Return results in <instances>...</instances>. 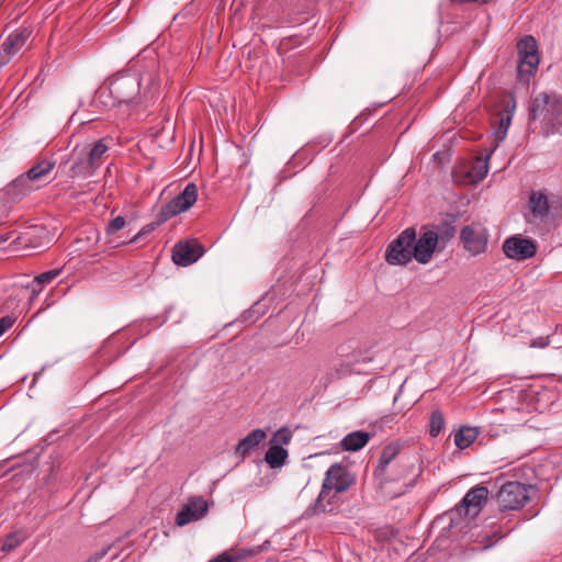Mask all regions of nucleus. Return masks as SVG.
Listing matches in <instances>:
<instances>
[{"label": "nucleus", "mask_w": 562, "mask_h": 562, "mask_svg": "<svg viewBox=\"0 0 562 562\" xmlns=\"http://www.w3.org/2000/svg\"><path fill=\"white\" fill-rule=\"evenodd\" d=\"M397 456L398 446L394 443L385 446L381 451L374 475L385 488L386 484L398 479L393 470L397 461H404L405 459H398Z\"/></svg>", "instance_id": "nucleus-9"}, {"label": "nucleus", "mask_w": 562, "mask_h": 562, "mask_svg": "<svg viewBox=\"0 0 562 562\" xmlns=\"http://www.w3.org/2000/svg\"><path fill=\"white\" fill-rule=\"evenodd\" d=\"M494 0H477V2L482 3V4H486V3H490V2H493Z\"/></svg>", "instance_id": "nucleus-40"}, {"label": "nucleus", "mask_w": 562, "mask_h": 562, "mask_svg": "<svg viewBox=\"0 0 562 562\" xmlns=\"http://www.w3.org/2000/svg\"><path fill=\"white\" fill-rule=\"evenodd\" d=\"M270 544L269 541H265L261 546H255L250 548H241V549H232L228 550L232 562H240L247 559H250L259 553H261Z\"/></svg>", "instance_id": "nucleus-24"}, {"label": "nucleus", "mask_w": 562, "mask_h": 562, "mask_svg": "<svg viewBox=\"0 0 562 562\" xmlns=\"http://www.w3.org/2000/svg\"><path fill=\"white\" fill-rule=\"evenodd\" d=\"M412 468L413 467L407 459L404 461H397L393 471L398 476V479L394 482L405 480L407 476H409L412 474Z\"/></svg>", "instance_id": "nucleus-31"}, {"label": "nucleus", "mask_w": 562, "mask_h": 562, "mask_svg": "<svg viewBox=\"0 0 562 562\" xmlns=\"http://www.w3.org/2000/svg\"><path fill=\"white\" fill-rule=\"evenodd\" d=\"M31 33L32 32L29 27L22 26L14 30L5 37L1 44L2 52L5 55V60H3L2 64H7L10 58L25 45Z\"/></svg>", "instance_id": "nucleus-16"}, {"label": "nucleus", "mask_w": 562, "mask_h": 562, "mask_svg": "<svg viewBox=\"0 0 562 562\" xmlns=\"http://www.w3.org/2000/svg\"><path fill=\"white\" fill-rule=\"evenodd\" d=\"M292 436L293 434L288 427H281L273 434L271 442L272 445L278 446L289 445L291 442Z\"/></svg>", "instance_id": "nucleus-30"}, {"label": "nucleus", "mask_w": 562, "mask_h": 562, "mask_svg": "<svg viewBox=\"0 0 562 562\" xmlns=\"http://www.w3.org/2000/svg\"><path fill=\"white\" fill-rule=\"evenodd\" d=\"M60 273V270L59 269H54V270H49V271H46L44 273H41L40 276H37L33 282H32V291L35 293V292H41L42 291V288L44 284L46 283H50L55 278H57Z\"/></svg>", "instance_id": "nucleus-29"}, {"label": "nucleus", "mask_w": 562, "mask_h": 562, "mask_svg": "<svg viewBox=\"0 0 562 562\" xmlns=\"http://www.w3.org/2000/svg\"><path fill=\"white\" fill-rule=\"evenodd\" d=\"M198 199V187L195 183L190 182L186 186L183 191L162 206L159 213V220L161 222L176 216L182 212L188 211Z\"/></svg>", "instance_id": "nucleus-8"}, {"label": "nucleus", "mask_w": 562, "mask_h": 562, "mask_svg": "<svg viewBox=\"0 0 562 562\" xmlns=\"http://www.w3.org/2000/svg\"><path fill=\"white\" fill-rule=\"evenodd\" d=\"M529 123L539 121L546 136L562 134V95L540 92L533 97L529 108Z\"/></svg>", "instance_id": "nucleus-1"}, {"label": "nucleus", "mask_w": 562, "mask_h": 562, "mask_svg": "<svg viewBox=\"0 0 562 562\" xmlns=\"http://www.w3.org/2000/svg\"><path fill=\"white\" fill-rule=\"evenodd\" d=\"M204 254L203 246L198 240L179 241L172 250L176 265L187 267L194 263Z\"/></svg>", "instance_id": "nucleus-13"}, {"label": "nucleus", "mask_w": 562, "mask_h": 562, "mask_svg": "<svg viewBox=\"0 0 562 562\" xmlns=\"http://www.w3.org/2000/svg\"><path fill=\"white\" fill-rule=\"evenodd\" d=\"M438 241L437 232L422 227L419 236L415 233L413 241L414 259L422 265L428 263L432 259Z\"/></svg>", "instance_id": "nucleus-10"}, {"label": "nucleus", "mask_w": 562, "mask_h": 562, "mask_svg": "<svg viewBox=\"0 0 562 562\" xmlns=\"http://www.w3.org/2000/svg\"><path fill=\"white\" fill-rule=\"evenodd\" d=\"M55 168V162L50 160L43 159L36 162L33 167H31L25 175L29 179L34 181L43 180L47 175H49Z\"/></svg>", "instance_id": "nucleus-23"}, {"label": "nucleus", "mask_w": 562, "mask_h": 562, "mask_svg": "<svg viewBox=\"0 0 562 562\" xmlns=\"http://www.w3.org/2000/svg\"><path fill=\"white\" fill-rule=\"evenodd\" d=\"M502 249L507 258L521 261L533 257L537 246L531 239L512 236L504 240Z\"/></svg>", "instance_id": "nucleus-11"}, {"label": "nucleus", "mask_w": 562, "mask_h": 562, "mask_svg": "<svg viewBox=\"0 0 562 562\" xmlns=\"http://www.w3.org/2000/svg\"><path fill=\"white\" fill-rule=\"evenodd\" d=\"M140 81L142 79L138 74L122 71L116 74L106 87H101L98 91V95L102 98L104 94L109 93L113 99L112 104L130 103L139 94Z\"/></svg>", "instance_id": "nucleus-3"}, {"label": "nucleus", "mask_w": 562, "mask_h": 562, "mask_svg": "<svg viewBox=\"0 0 562 562\" xmlns=\"http://www.w3.org/2000/svg\"><path fill=\"white\" fill-rule=\"evenodd\" d=\"M488 231L481 223H472L461 228L460 240L472 257L484 254L488 245Z\"/></svg>", "instance_id": "nucleus-7"}, {"label": "nucleus", "mask_w": 562, "mask_h": 562, "mask_svg": "<svg viewBox=\"0 0 562 562\" xmlns=\"http://www.w3.org/2000/svg\"><path fill=\"white\" fill-rule=\"evenodd\" d=\"M35 190L32 181L23 173L2 189L3 199L9 203H16Z\"/></svg>", "instance_id": "nucleus-15"}, {"label": "nucleus", "mask_w": 562, "mask_h": 562, "mask_svg": "<svg viewBox=\"0 0 562 562\" xmlns=\"http://www.w3.org/2000/svg\"><path fill=\"white\" fill-rule=\"evenodd\" d=\"M209 562H232L231 555L228 551H224L223 553L218 554L214 559L210 560Z\"/></svg>", "instance_id": "nucleus-36"}, {"label": "nucleus", "mask_w": 562, "mask_h": 562, "mask_svg": "<svg viewBox=\"0 0 562 562\" xmlns=\"http://www.w3.org/2000/svg\"><path fill=\"white\" fill-rule=\"evenodd\" d=\"M446 426L443 414L440 409H435L429 418V435L437 437Z\"/></svg>", "instance_id": "nucleus-28"}, {"label": "nucleus", "mask_w": 562, "mask_h": 562, "mask_svg": "<svg viewBox=\"0 0 562 562\" xmlns=\"http://www.w3.org/2000/svg\"><path fill=\"white\" fill-rule=\"evenodd\" d=\"M209 510L207 502L201 497L195 496L189 498L183 507L176 515V525L183 527L192 521L203 518Z\"/></svg>", "instance_id": "nucleus-12"}, {"label": "nucleus", "mask_w": 562, "mask_h": 562, "mask_svg": "<svg viewBox=\"0 0 562 562\" xmlns=\"http://www.w3.org/2000/svg\"><path fill=\"white\" fill-rule=\"evenodd\" d=\"M479 436V430L474 427L470 426H462L456 434H454V445L463 450L470 447L475 439Z\"/></svg>", "instance_id": "nucleus-21"}, {"label": "nucleus", "mask_w": 562, "mask_h": 562, "mask_svg": "<svg viewBox=\"0 0 562 562\" xmlns=\"http://www.w3.org/2000/svg\"><path fill=\"white\" fill-rule=\"evenodd\" d=\"M72 164L69 168V176L71 178L76 177H90L94 173L97 168L89 160L87 154L85 153V148L76 147L72 151Z\"/></svg>", "instance_id": "nucleus-17"}, {"label": "nucleus", "mask_w": 562, "mask_h": 562, "mask_svg": "<svg viewBox=\"0 0 562 562\" xmlns=\"http://www.w3.org/2000/svg\"><path fill=\"white\" fill-rule=\"evenodd\" d=\"M488 156L485 158H477L471 169L468 171V177L472 182L482 181L488 172Z\"/></svg>", "instance_id": "nucleus-26"}, {"label": "nucleus", "mask_w": 562, "mask_h": 562, "mask_svg": "<svg viewBox=\"0 0 562 562\" xmlns=\"http://www.w3.org/2000/svg\"><path fill=\"white\" fill-rule=\"evenodd\" d=\"M531 485H526L518 481H507L503 483L496 494V501L501 510H517L525 506L529 501L528 490Z\"/></svg>", "instance_id": "nucleus-5"}, {"label": "nucleus", "mask_w": 562, "mask_h": 562, "mask_svg": "<svg viewBox=\"0 0 562 562\" xmlns=\"http://www.w3.org/2000/svg\"><path fill=\"white\" fill-rule=\"evenodd\" d=\"M337 494H338V493H335V491H333V492L330 493V495H329V496H327V498L324 501V505H327V508H328V509H329V508H330L331 510L334 509L333 505H334V501H335V498H336Z\"/></svg>", "instance_id": "nucleus-38"}, {"label": "nucleus", "mask_w": 562, "mask_h": 562, "mask_svg": "<svg viewBox=\"0 0 562 562\" xmlns=\"http://www.w3.org/2000/svg\"><path fill=\"white\" fill-rule=\"evenodd\" d=\"M415 228L407 227L386 247L385 260L390 265L405 266L414 259Z\"/></svg>", "instance_id": "nucleus-4"}, {"label": "nucleus", "mask_w": 562, "mask_h": 562, "mask_svg": "<svg viewBox=\"0 0 562 562\" xmlns=\"http://www.w3.org/2000/svg\"><path fill=\"white\" fill-rule=\"evenodd\" d=\"M125 218L121 215L112 218L106 227H105V233L108 235H113L115 234L116 232L121 231L124 226H125Z\"/></svg>", "instance_id": "nucleus-33"}, {"label": "nucleus", "mask_w": 562, "mask_h": 562, "mask_svg": "<svg viewBox=\"0 0 562 562\" xmlns=\"http://www.w3.org/2000/svg\"><path fill=\"white\" fill-rule=\"evenodd\" d=\"M89 160L94 165V168L101 166V158L108 151L109 147L104 143V139H100L92 145V147H83Z\"/></svg>", "instance_id": "nucleus-25"}, {"label": "nucleus", "mask_w": 562, "mask_h": 562, "mask_svg": "<svg viewBox=\"0 0 562 562\" xmlns=\"http://www.w3.org/2000/svg\"><path fill=\"white\" fill-rule=\"evenodd\" d=\"M370 438L371 435L369 432L356 430L344 437L340 441V447L345 451H358L368 443Z\"/></svg>", "instance_id": "nucleus-20"}, {"label": "nucleus", "mask_w": 562, "mask_h": 562, "mask_svg": "<svg viewBox=\"0 0 562 562\" xmlns=\"http://www.w3.org/2000/svg\"><path fill=\"white\" fill-rule=\"evenodd\" d=\"M353 483L355 479L346 465L340 463L330 465L326 471L319 495L310 506L308 510L314 515L331 512L330 508H327V505H324V501L327 498V496H329L333 491H335V493H342L347 491Z\"/></svg>", "instance_id": "nucleus-2"}, {"label": "nucleus", "mask_w": 562, "mask_h": 562, "mask_svg": "<svg viewBox=\"0 0 562 562\" xmlns=\"http://www.w3.org/2000/svg\"><path fill=\"white\" fill-rule=\"evenodd\" d=\"M519 55L517 74L520 81L528 82L539 65L538 45L532 36H525L517 43Z\"/></svg>", "instance_id": "nucleus-6"}, {"label": "nucleus", "mask_w": 562, "mask_h": 562, "mask_svg": "<svg viewBox=\"0 0 562 562\" xmlns=\"http://www.w3.org/2000/svg\"><path fill=\"white\" fill-rule=\"evenodd\" d=\"M454 234H456V227L451 226V225H448L441 232V238L446 239V240H449L450 238H452L454 236Z\"/></svg>", "instance_id": "nucleus-35"}, {"label": "nucleus", "mask_w": 562, "mask_h": 562, "mask_svg": "<svg viewBox=\"0 0 562 562\" xmlns=\"http://www.w3.org/2000/svg\"><path fill=\"white\" fill-rule=\"evenodd\" d=\"M29 535L25 530H15L11 533H9L1 547V550L3 552H11L14 549H16L19 546H21L26 539Z\"/></svg>", "instance_id": "nucleus-27"}, {"label": "nucleus", "mask_w": 562, "mask_h": 562, "mask_svg": "<svg viewBox=\"0 0 562 562\" xmlns=\"http://www.w3.org/2000/svg\"><path fill=\"white\" fill-rule=\"evenodd\" d=\"M154 228V226H147V227H144L136 236H134L132 239H131V243H135L138 237L147 232H150L151 229Z\"/></svg>", "instance_id": "nucleus-39"}, {"label": "nucleus", "mask_w": 562, "mask_h": 562, "mask_svg": "<svg viewBox=\"0 0 562 562\" xmlns=\"http://www.w3.org/2000/svg\"><path fill=\"white\" fill-rule=\"evenodd\" d=\"M15 318L9 315L0 318V337L13 326Z\"/></svg>", "instance_id": "nucleus-34"}, {"label": "nucleus", "mask_w": 562, "mask_h": 562, "mask_svg": "<svg viewBox=\"0 0 562 562\" xmlns=\"http://www.w3.org/2000/svg\"><path fill=\"white\" fill-rule=\"evenodd\" d=\"M527 210L529 217L543 222L550 213V200L547 190H531L528 196Z\"/></svg>", "instance_id": "nucleus-14"}, {"label": "nucleus", "mask_w": 562, "mask_h": 562, "mask_svg": "<svg viewBox=\"0 0 562 562\" xmlns=\"http://www.w3.org/2000/svg\"><path fill=\"white\" fill-rule=\"evenodd\" d=\"M512 121L510 115L502 116L498 123V127L495 132L496 140H503L507 134Z\"/></svg>", "instance_id": "nucleus-32"}, {"label": "nucleus", "mask_w": 562, "mask_h": 562, "mask_svg": "<svg viewBox=\"0 0 562 562\" xmlns=\"http://www.w3.org/2000/svg\"><path fill=\"white\" fill-rule=\"evenodd\" d=\"M413 480L409 483L404 482L403 485L398 488V491L394 492L393 496H400L408 491L409 487L413 486Z\"/></svg>", "instance_id": "nucleus-37"}, {"label": "nucleus", "mask_w": 562, "mask_h": 562, "mask_svg": "<svg viewBox=\"0 0 562 562\" xmlns=\"http://www.w3.org/2000/svg\"><path fill=\"white\" fill-rule=\"evenodd\" d=\"M288 450L278 445H271L265 454V461L271 469L282 467L288 459Z\"/></svg>", "instance_id": "nucleus-22"}, {"label": "nucleus", "mask_w": 562, "mask_h": 562, "mask_svg": "<svg viewBox=\"0 0 562 562\" xmlns=\"http://www.w3.org/2000/svg\"><path fill=\"white\" fill-rule=\"evenodd\" d=\"M488 490L485 486H475L468 491L461 502L467 515H477L482 505L487 501Z\"/></svg>", "instance_id": "nucleus-18"}, {"label": "nucleus", "mask_w": 562, "mask_h": 562, "mask_svg": "<svg viewBox=\"0 0 562 562\" xmlns=\"http://www.w3.org/2000/svg\"><path fill=\"white\" fill-rule=\"evenodd\" d=\"M266 431L254 429L246 437L240 439L235 448V453L241 458L247 457L266 438Z\"/></svg>", "instance_id": "nucleus-19"}]
</instances>
